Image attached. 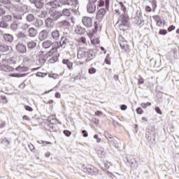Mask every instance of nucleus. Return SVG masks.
Here are the masks:
<instances>
[{
	"label": "nucleus",
	"mask_w": 179,
	"mask_h": 179,
	"mask_svg": "<svg viewBox=\"0 0 179 179\" xmlns=\"http://www.w3.org/2000/svg\"><path fill=\"white\" fill-rule=\"evenodd\" d=\"M159 34H160L161 36H166V34H167V30L160 29L159 31Z\"/></svg>",
	"instance_id": "nucleus-51"
},
{
	"label": "nucleus",
	"mask_w": 179,
	"mask_h": 179,
	"mask_svg": "<svg viewBox=\"0 0 179 179\" xmlns=\"http://www.w3.org/2000/svg\"><path fill=\"white\" fill-rule=\"evenodd\" d=\"M21 29H22V30H24V31H26L27 30H29V29H30V24H29L27 22L23 23L21 26Z\"/></svg>",
	"instance_id": "nucleus-40"
},
{
	"label": "nucleus",
	"mask_w": 179,
	"mask_h": 179,
	"mask_svg": "<svg viewBox=\"0 0 179 179\" xmlns=\"http://www.w3.org/2000/svg\"><path fill=\"white\" fill-rule=\"evenodd\" d=\"M51 36L54 40H58V38H59V31H58V29H55L52 31Z\"/></svg>",
	"instance_id": "nucleus-29"
},
{
	"label": "nucleus",
	"mask_w": 179,
	"mask_h": 179,
	"mask_svg": "<svg viewBox=\"0 0 179 179\" xmlns=\"http://www.w3.org/2000/svg\"><path fill=\"white\" fill-rule=\"evenodd\" d=\"M109 6H110V0H105V7L107 10H108Z\"/></svg>",
	"instance_id": "nucleus-54"
},
{
	"label": "nucleus",
	"mask_w": 179,
	"mask_h": 179,
	"mask_svg": "<svg viewBox=\"0 0 179 179\" xmlns=\"http://www.w3.org/2000/svg\"><path fill=\"white\" fill-rule=\"evenodd\" d=\"M69 2L71 6V12H74V13H78V10H79V1L69 0Z\"/></svg>",
	"instance_id": "nucleus-7"
},
{
	"label": "nucleus",
	"mask_w": 179,
	"mask_h": 179,
	"mask_svg": "<svg viewBox=\"0 0 179 179\" xmlns=\"http://www.w3.org/2000/svg\"><path fill=\"white\" fill-rule=\"evenodd\" d=\"M82 22L83 24L88 29L93 26V20H92V17H83L82 19Z\"/></svg>",
	"instance_id": "nucleus-8"
},
{
	"label": "nucleus",
	"mask_w": 179,
	"mask_h": 179,
	"mask_svg": "<svg viewBox=\"0 0 179 179\" xmlns=\"http://www.w3.org/2000/svg\"><path fill=\"white\" fill-rule=\"evenodd\" d=\"M95 115H97L98 117L100 115H103V112H101L100 110H97L95 112Z\"/></svg>",
	"instance_id": "nucleus-63"
},
{
	"label": "nucleus",
	"mask_w": 179,
	"mask_h": 179,
	"mask_svg": "<svg viewBox=\"0 0 179 179\" xmlns=\"http://www.w3.org/2000/svg\"><path fill=\"white\" fill-rule=\"evenodd\" d=\"M0 3L3 5H10V0H0Z\"/></svg>",
	"instance_id": "nucleus-48"
},
{
	"label": "nucleus",
	"mask_w": 179,
	"mask_h": 179,
	"mask_svg": "<svg viewBox=\"0 0 179 179\" xmlns=\"http://www.w3.org/2000/svg\"><path fill=\"white\" fill-rule=\"evenodd\" d=\"M45 26L46 27H50L52 28L55 26L54 22H55L51 17L47 18L45 20Z\"/></svg>",
	"instance_id": "nucleus-20"
},
{
	"label": "nucleus",
	"mask_w": 179,
	"mask_h": 179,
	"mask_svg": "<svg viewBox=\"0 0 179 179\" xmlns=\"http://www.w3.org/2000/svg\"><path fill=\"white\" fill-rule=\"evenodd\" d=\"M48 121L50 122L49 124L52 125H57V119H55V116H50L48 118Z\"/></svg>",
	"instance_id": "nucleus-35"
},
{
	"label": "nucleus",
	"mask_w": 179,
	"mask_h": 179,
	"mask_svg": "<svg viewBox=\"0 0 179 179\" xmlns=\"http://www.w3.org/2000/svg\"><path fill=\"white\" fill-rule=\"evenodd\" d=\"M138 85H143V83H145V80H143V78H140L138 79Z\"/></svg>",
	"instance_id": "nucleus-64"
},
{
	"label": "nucleus",
	"mask_w": 179,
	"mask_h": 179,
	"mask_svg": "<svg viewBox=\"0 0 179 179\" xmlns=\"http://www.w3.org/2000/svg\"><path fill=\"white\" fill-rule=\"evenodd\" d=\"M87 12L88 13H94L96 12V4L88 1L87 4Z\"/></svg>",
	"instance_id": "nucleus-14"
},
{
	"label": "nucleus",
	"mask_w": 179,
	"mask_h": 179,
	"mask_svg": "<svg viewBox=\"0 0 179 179\" xmlns=\"http://www.w3.org/2000/svg\"><path fill=\"white\" fill-rule=\"evenodd\" d=\"M141 106L143 108H146L149 107V106H152V103H150V102L142 103L141 104Z\"/></svg>",
	"instance_id": "nucleus-46"
},
{
	"label": "nucleus",
	"mask_w": 179,
	"mask_h": 179,
	"mask_svg": "<svg viewBox=\"0 0 179 179\" xmlns=\"http://www.w3.org/2000/svg\"><path fill=\"white\" fill-rule=\"evenodd\" d=\"M106 138H107L108 142L110 146H114V148H115L116 149H118V148H120V139L114 138L113 136H111V134H108L107 136H106Z\"/></svg>",
	"instance_id": "nucleus-4"
},
{
	"label": "nucleus",
	"mask_w": 179,
	"mask_h": 179,
	"mask_svg": "<svg viewBox=\"0 0 179 179\" xmlns=\"http://www.w3.org/2000/svg\"><path fill=\"white\" fill-rule=\"evenodd\" d=\"M2 20H3L6 23H8V22L12 21V15H4L1 17Z\"/></svg>",
	"instance_id": "nucleus-36"
},
{
	"label": "nucleus",
	"mask_w": 179,
	"mask_h": 179,
	"mask_svg": "<svg viewBox=\"0 0 179 179\" xmlns=\"http://www.w3.org/2000/svg\"><path fill=\"white\" fill-rule=\"evenodd\" d=\"M6 13V10H5V8L0 7V16H3Z\"/></svg>",
	"instance_id": "nucleus-52"
},
{
	"label": "nucleus",
	"mask_w": 179,
	"mask_h": 179,
	"mask_svg": "<svg viewBox=\"0 0 179 179\" xmlns=\"http://www.w3.org/2000/svg\"><path fill=\"white\" fill-rule=\"evenodd\" d=\"M62 64H64V65H66V66H67V68H69V69H72V66H73V64H72V62H69V59H63Z\"/></svg>",
	"instance_id": "nucleus-34"
},
{
	"label": "nucleus",
	"mask_w": 179,
	"mask_h": 179,
	"mask_svg": "<svg viewBox=\"0 0 179 179\" xmlns=\"http://www.w3.org/2000/svg\"><path fill=\"white\" fill-rule=\"evenodd\" d=\"M58 61V57L53 56L52 58L50 59L49 62L50 64H55V62H57Z\"/></svg>",
	"instance_id": "nucleus-43"
},
{
	"label": "nucleus",
	"mask_w": 179,
	"mask_h": 179,
	"mask_svg": "<svg viewBox=\"0 0 179 179\" xmlns=\"http://www.w3.org/2000/svg\"><path fill=\"white\" fill-rule=\"evenodd\" d=\"M97 6H103L104 5V1L103 0H99L98 3L96 4Z\"/></svg>",
	"instance_id": "nucleus-56"
},
{
	"label": "nucleus",
	"mask_w": 179,
	"mask_h": 179,
	"mask_svg": "<svg viewBox=\"0 0 179 179\" xmlns=\"http://www.w3.org/2000/svg\"><path fill=\"white\" fill-rule=\"evenodd\" d=\"M72 11V8H64L62 12V16H66L67 17H69L71 16Z\"/></svg>",
	"instance_id": "nucleus-23"
},
{
	"label": "nucleus",
	"mask_w": 179,
	"mask_h": 179,
	"mask_svg": "<svg viewBox=\"0 0 179 179\" xmlns=\"http://www.w3.org/2000/svg\"><path fill=\"white\" fill-rule=\"evenodd\" d=\"M106 12L105 8H100L96 13L97 20H102L103 17L106 15Z\"/></svg>",
	"instance_id": "nucleus-13"
},
{
	"label": "nucleus",
	"mask_w": 179,
	"mask_h": 179,
	"mask_svg": "<svg viewBox=\"0 0 179 179\" xmlns=\"http://www.w3.org/2000/svg\"><path fill=\"white\" fill-rule=\"evenodd\" d=\"M44 128L46 131H49L50 132H57L58 131V126L57 124L46 123L44 125Z\"/></svg>",
	"instance_id": "nucleus-10"
},
{
	"label": "nucleus",
	"mask_w": 179,
	"mask_h": 179,
	"mask_svg": "<svg viewBox=\"0 0 179 179\" xmlns=\"http://www.w3.org/2000/svg\"><path fill=\"white\" fill-rule=\"evenodd\" d=\"M52 54H54V49H52L50 51H49L46 54H44V52L41 51L39 52V59H38L39 64L41 66L44 65V64L47 62V59H48L50 57H52Z\"/></svg>",
	"instance_id": "nucleus-3"
},
{
	"label": "nucleus",
	"mask_w": 179,
	"mask_h": 179,
	"mask_svg": "<svg viewBox=\"0 0 179 179\" xmlns=\"http://www.w3.org/2000/svg\"><path fill=\"white\" fill-rule=\"evenodd\" d=\"M77 58L85 61V62H89L94 58V55L93 53H90L87 49L80 48L78 50Z\"/></svg>",
	"instance_id": "nucleus-1"
},
{
	"label": "nucleus",
	"mask_w": 179,
	"mask_h": 179,
	"mask_svg": "<svg viewBox=\"0 0 179 179\" xmlns=\"http://www.w3.org/2000/svg\"><path fill=\"white\" fill-rule=\"evenodd\" d=\"M16 50L20 54H26L27 52V48L23 43H17L16 45Z\"/></svg>",
	"instance_id": "nucleus-12"
},
{
	"label": "nucleus",
	"mask_w": 179,
	"mask_h": 179,
	"mask_svg": "<svg viewBox=\"0 0 179 179\" xmlns=\"http://www.w3.org/2000/svg\"><path fill=\"white\" fill-rule=\"evenodd\" d=\"M120 108H121V110H122V111H125V110H127V105L123 104V105H122V106H120Z\"/></svg>",
	"instance_id": "nucleus-62"
},
{
	"label": "nucleus",
	"mask_w": 179,
	"mask_h": 179,
	"mask_svg": "<svg viewBox=\"0 0 179 179\" xmlns=\"http://www.w3.org/2000/svg\"><path fill=\"white\" fill-rule=\"evenodd\" d=\"M75 33L76 34H85L86 33V29L82 27H77L75 29Z\"/></svg>",
	"instance_id": "nucleus-25"
},
{
	"label": "nucleus",
	"mask_w": 179,
	"mask_h": 179,
	"mask_svg": "<svg viewBox=\"0 0 179 179\" xmlns=\"http://www.w3.org/2000/svg\"><path fill=\"white\" fill-rule=\"evenodd\" d=\"M25 110H27V111H30V112H31V111H33V108H31V107H30V106H25Z\"/></svg>",
	"instance_id": "nucleus-61"
},
{
	"label": "nucleus",
	"mask_w": 179,
	"mask_h": 179,
	"mask_svg": "<svg viewBox=\"0 0 179 179\" xmlns=\"http://www.w3.org/2000/svg\"><path fill=\"white\" fill-rule=\"evenodd\" d=\"M152 19H154V20L157 22H159V20H162V19L160 18V17L159 15H154L152 17Z\"/></svg>",
	"instance_id": "nucleus-55"
},
{
	"label": "nucleus",
	"mask_w": 179,
	"mask_h": 179,
	"mask_svg": "<svg viewBox=\"0 0 179 179\" xmlns=\"http://www.w3.org/2000/svg\"><path fill=\"white\" fill-rule=\"evenodd\" d=\"M34 3L38 9H41L43 6H44V2H43L41 0H34Z\"/></svg>",
	"instance_id": "nucleus-28"
},
{
	"label": "nucleus",
	"mask_w": 179,
	"mask_h": 179,
	"mask_svg": "<svg viewBox=\"0 0 179 179\" xmlns=\"http://www.w3.org/2000/svg\"><path fill=\"white\" fill-rule=\"evenodd\" d=\"M128 20V14L124 13L120 16L117 21L120 30H122V31L128 30V27H129V22Z\"/></svg>",
	"instance_id": "nucleus-2"
},
{
	"label": "nucleus",
	"mask_w": 179,
	"mask_h": 179,
	"mask_svg": "<svg viewBox=\"0 0 179 179\" xmlns=\"http://www.w3.org/2000/svg\"><path fill=\"white\" fill-rule=\"evenodd\" d=\"M3 38L5 41H8V43H12V41H13V36L10 34H5L3 35Z\"/></svg>",
	"instance_id": "nucleus-30"
},
{
	"label": "nucleus",
	"mask_w": 179,
	"mask_h": 179,
	"mask_svg": "<svg viewBox=\"0 0 179 179\" xmlns=\"http://www.w3.org/2000/svg\"><path fill=\"white\" fill-rule=\"evenodd\" d=\"M156 131L155 130V128L151 127V129H149L145 134V138L148 142H152V141H155L156 139Z\"/></svg>",
	"instance_id": "nucleus-6"
},
{
	"label": "nucleus",
	"mask_w": 179,
	"mask_h": 179,
	"mask_svg": "<svg viewBox=\"0 0 179 179\" xmlns=\"http://www.w3.org/2000/svg\"><path fill=\"white\" fill-rule=\"evenodd\" d=\"M62 5H70L69 0H59Z\"/></svg>",
	"instance_id": "nucleus-50"
},
{
	"label": "nucleus",
	"mask_w": 179,
	"mask_h": 179,
	"mask_svg": "<svg viewBox=\"0 0 179 179\" xmlns=\"http://www.w3.org/2000/svg\"><path fill=\"white\" fill-rule=\"evenodd\" d=\"M98 155H99L100 157H104L106 156L104 148H101L100 150H98Z\"/></svg>",
	"instance_id": "nucleus-42"
},
{
	"label": "nucleus",
	"mask_w": 179,
	"mask_h": 179,
	"mask_svg": "<svg viewBox=\"0 0 179 179\" xmlns=\"http://www.w3.org/2000/svg\"><path fill=\"white\" fill-rule=\"evenodd\" d=\"M48 5H49L50 6H52V8H58V7L61 6L59 5V1H58V0L50 1L48 3Z\"/></svg>",
	"instance_id": "nucleus-27"
},
{
	"label": "nucleus",
	"mask_w": 179,
	"mask_h": 179,
	"mask_svg": "<svg viewBox=\"0 0 179 179\" xmlns=\"http://www.w3.org/2000/svg\"><path fill=\"white\" fill-rule=\"evenodd\" d=\"M36 15L38 16V17H45L47 15V12L43 11V10H37L36 11Z\"/></svg>",
	"instance_id": "nucleus-33"
},
{
	"label": "nucleus",
	"mask_w": 179,
	"mask_h": 179,
	"mask_svg": "<svg viewBox=\"0 0 179 179\" xmlns=\"http://www.w3.org/2000/svg\"><path fill=\"white\" fill-rule=\"evenodd\" d=\"M176 29V27H174V25H171L169 28H168V31H173V30Z\"/></svg>",
	"instance_id": "nucleus-60"
},
{
	"label": "nucleus",
	"mask_w": 179,
	"mask_h": 179,
	"mask_svg": "<svg viewBox=\"0 0 179 179\" xmlns=\"http://www.w3.org/2000/svg\"><path fill=\"white\" fill-rule=\"evenodd\" d=\"M0 51H1V52H6V51H9V46L4 43H0Z\"/></svg>",
	"instance_id": "nucleus-32"
},
{
	"label": "nucleus",
	"mask_w": 179,
	"mask_h": 179,
	"mask_svg": "<svg viewBox=\"0 0 179 179\" xmlns=\"http://www.w3.org/2000/svg\"><path fill=\"white\" fill-rule=\"evenodd\" d=\"M28 50H34L37 47V42L36 41H29L27 43Z\"/></svg>",
	"instance_id": "nucleus-18"
},
{
	"label": "nucleus",
	"mask_w": 179,
	"mask_h": 179,
	"mask_svg": "<svg viewBox=\"0 0 179 179\" xmlns=\"http://www.w3.org/2000/svg\"><path fill=\"white\" fill-rule=\"evenodd\" d=\"M1 143L2 145H5L6 146H10V143L8 141V139L6 138H3L2 141H1Z\"/></svg>",
	"instance_id": "nucleus-45"
},
{
	"label": "nucleus",
	"mask_w": 179,
	"mask_h": 179,
	"mask_svg": "<svg viewBox=\"0 0 179 179\" xmlns=\"http://www.w3.org/2000/svg\"><path fill=\"white\" fill-rule=\"evenodd\" d=\"M28 36L31 38H34L37 36V29L34 27H31L28 29Z\"/></svg>",
	"instance_id": "nucleus-17"
},
{
	"label": "nucleus",
	"mask_w": 179,
	"mask_h": 179,
	"mask_svg": "<svg viewBox=\"0 0 179 179\" xmlns=\"http://www.w3.org/2000/svg\"><path fill=\"white\" fill-rule=\"evenodd\" d=\"M17 38L19 40H26V38H27V35H26L24 33H23L22 31H19L17 34Z\"/></svg>",
	"instance_id": "nucleus-31"
},
{
	"label": "nucleus",
	"mask_w": 179,
	"mask_h": 179,
	"mask_svg": "<svg viewBox=\"0 0 179 179\" xmlns=\"http://www.w3.org/2000/svg\"><path fill=\"white\" fill-rule=\"evenodd\" d=\"M26 20L28 23H33L36 20V17L33 13H29L26 16Z\"/></svg>",
	"instance_id": "nucleus-22"
},
{
	"label": "nucleus",
	"mask_w": 179,
	"mask_h": 179,
	"mask_svg": "<svg viewBox=\"0 0 179 179\" xmlns=\"http://www.w3.org/2000/svg\"><path fill=\"white\" fill-rule=\"evenodd\" d=\"M50 17L55 22L62 17V13L61 11H50Z\"/></svg>",
	"instance_id": "nucleus-11"
},
{
	"label": "nucleus",
	"mask_w": 179,
	"mask_h": 179,
	"mask_svg": "<svg viewBox=\"0 0 179 179\" xmlns=\"http://www.w3.org/2000/svg\"><path fill=\"white\" fill-rule=\"evenodd\" d=\"M8 26H9V24L6 22V21L2 20L1 22H0V27H1V29H6Z\"/></svg>",
	"instance_id": "nucleus-41"
},
{
	"label": "nucleus",
	"mask_w": 179,
	"mask_h": 179,
	"mask_svg": "<svg viewBox=\"0 0 179 179\" xmlns=\"http://www.w3.org/2000/svg\"><path fill=\"white\" fill-rule=\"evenodd\" d=\"M50 36V31L47 29H43L38 34V40L40 41H44V40H47L48 36Z\"/></svg>",
	"instance_id": "nucleus-9"
},
{
	"label": "nucleus",
	"mask_w": 179,
	"mask_h": 179,
	"mask_svg": "<svg viewBox=\"0 0 179 179\" xmlns=\"http://www.w3.org/2000/svg\"><path fill=\"white\" fill-rule=\"evenodd\" d=\"M13 18L15 19V20H22L23 19V13H14Z\"/></svg>",
	"instance_id": "nucleus-38"
},
{
	"label": "nucleus",
	"mask_w": 179,
	"mask_h": 179,
	"mask_svg": "<svg viewBox=\"0 0 179 179\" xmlns=\"http://www.w3.org/2000/svg\"><path fill=\"white\" fill-rule=\"evenodd\" d=\"M15 10L17 12H20L23 13L25 10H27V5L26 4H19L15 6Z\"/></svg>",
	"instance_id": "nucleus-15"
},
{
	"label": "nucleus",
	"mask_w": 179,
	"mask_h": 179,
	"mask_svg": "<svg viewBox=\"0 0 179 179\" xmlns=\"http://www.w3.org/2000/svg\"><path fill=\"white\" fill-rule=\"evenodd\" d=\"M82 134L84 138H87V136H89V134H87V131L86 130H83Z\"/></svg>",
	"instance_id": "nucleus-59"
},
{
	"label": "nucleus",
	"mask_w": 179,
	"mask_h": 179,
	"mask_svg": "<svg viewBox=\"0 0 179 179\" xmlns=\"http://www.w3.org/2000/svg\"><path fill=\"white\" fill-rule=\"evenodd\" d=\"M68 43H69V39H68L66 37L63 36L60 41V47H63V48H65Z\"/></svg>",
	"instance_id": "nucleus-26"
},
{
	"label": "nucleus",
	"mask_w": 179,
	"mask_h": 179,
	"mask_svg": "<svg viewBox=\"0 0 179 179\" xmlns=\"http://www.w3.org/2000/svg\"><path fill=\"white\" fill-rule=\"evenodd\" d=\"M96 72H97V70L96 69H94V67H91L88 70V73H90V75H93V74L96 73Z\"/></svg>",
	"instance_id": "nucleus-44"
},
{
	"label": "nucleus",
	"mask_w": 179,
	"mask_h": 179,
	"mask_svg": "<svg viewBox=\"0 0 179 179\" xmlns=\"http://www.w3.org/2000/svg\"><path fill=\"white\" fill-rule=\"evenodd\" d=\"M137 114H143V110H142V108H138L136 109Z\"/></svg>",
	"instance_id": "nucleus-58"
},
{
	"label": "nucleus",
	"mask_w": 179,
	"mask_h": 179,
	"mask_svg": "<svg viewBox=\"0 0 179 179\" xmlns=\"http://www.w3.org/2000/svg\"><path fill=\"white\" fill-rule=\"evenodd\" d=\"M15 70L18 72H27V71H29V68H27V66H19L15 69Z\"/></svg>",
	"instance_id": "nucleus-37"
},
{
	"label": "nucleus",
	"mask_w": 179,
	"mask_h": 179,
	"mask_svg": "<svg viewBox=\"0 0 179 179\" xmlns=\"http://www.w3.org/2000/svg\"><path fill=\"white\" fill-rule=\"evenodd\" d=\"M47 73H41V72H38L36 73V76L38 78H44V76H46Z\"/></svg>",
	"instance_id": "nucleus-47"
},
{
	"label": "nucleus",
	"mask_w": 179,
	"mask_h": 179,
	"mask_svg": "<svg viewBox=\"0 0 179 179\" xmlns=\"http://www.w3.org/2000/svg\"><path fill=\"white\" fill-rule=\"evenodd\" d=\"M63 134L67 137L71 136L72 135V132H71L69 130H64Z\"/></svg>",
	"instance_id": "nucleus-49"
},
{
	"label": "nucleus",
	"mask_w": 179,
	"mask_h": 179,
	"mask_svg": "<svg viewBox=\"0 0 179 179\" xmlns=\"http://www.w3.org/2000/svg\"><path fill=\"white\" fill-rule=\"evenodd\" d=\"M83 171L87 173L90 176H96L99 173L97 168L93 166V165L88 164L85 167H83Z\"/></svg>",
	"instance_id": "nucleus-5"
},
{
	"label": "nucleus",
	"mask_w": 179,
	"mask_h": 179,
	"mask_svg": "<svg viewBox=\"0 0 179 179\" xmlns=\"http://www.w3.org/2000/svg\"><path fill=\"white\" fill-rule=\"evenodd\" d=\"M122 41L120 42V45L123 51H125L127 52L128 50H129V46L127 45V41H124V38H122Z\"/></svg>",
	"instance_id": "nucleus-16"
},
{
	"label": "nucleus",
	"mask_w": 179,
	"mask_h": 179,
	"mask_svg": "<svg viewBox=\"0 0 179 179\" xmlns=\"http://www.w3.org/2000/svg\"><path fill=\"white\" fill-rule=\"evenodd\" d=\"M52 45V41L50 40L45 41L42 43V47L45 50L50 48Z\"/></svg>",
	"instance_id": "nucleus-24"
},
{
	"label": "nucleus",
	"mask_w": 179,
	"mask_h": 179,
	"mask_svg": "<svg viewBox=\"0 0 179 179\" xmlns=\"http://www.w3.org/2000/svg\"><path fill=\"white\" fill-rule=\"evenodd\" d=\"M9 76L11 78H24V76H26V73H10Z\"/></svg>",
	"instance_id": "nucleus-39"
},
{
	"label": "nucleus",
	"mask_w": 179,
	"mask_h": 179,
	"mask_svg": "<svg viewBox=\"0 0 179 179\" xmlns=\"http://www.w3.org/2000/svg\"><path fill=\"white\" fill-rule=\"evenodd\" d=\"M155 111L157 113V114H159L160 115H162V110H160V108L159 107H155Z\"/></svg>",
	"instance_id": "nucleus-57"
},
{
	"label": "nucleus",
	"mask_w": 179,
	"mask_h": 179,
	"mask_svg": "<svg viewBox=\"0 0 179 179\" xmlns=\"http://www.w3.org/2000/svg\"><path fill=\"white\" fill-rule=\"evenodd\" d=\"M20 27V22L19 21H14L11 24H10V29L13 30V31H16L17 29Z\"/></svg>",
	"instance_id": "nucleus-21"
},
{
	"label": "nucleus",
	"mask_w": 179,
	"mask_h": 179,
	"mask_svg": "<svg viewBox=\"0 0 179 179\" xmlns=\"http://www.w3.org/2000/svg\"><path fill=\"white\" fill-rule=\"evenodd\" d=\"M131 169H138V165L136 164V161L131 162Z\"/></svg>",
	"instance_id": "nucleus-53"
},
{
	"label": "nucleus",
	"mask_w": 179,
	"mask_h": 179,
	"mask_svg": "<svg viewBox=\"0 0 179 179\" xmlns=\"http://www.w3.org/2000/svg\"><path fill=\"white\" fill-rule=\"evenodd\" d=\"M59 27H69L71 26V22L66 20H63L57 23Z\"/></svg>",
	"instance_id": "nucleus-19"
}]
</instances>
